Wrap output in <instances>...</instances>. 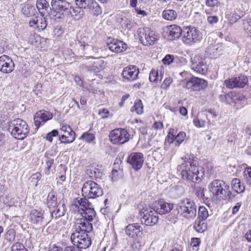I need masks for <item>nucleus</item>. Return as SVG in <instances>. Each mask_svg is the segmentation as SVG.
Wrapping results in <instances>:
<instances>
[{
  "mask_svg": "<svg viewBox=\"0 0 251 251\" xmlns=\"http://www.w3.org/2000/svg\"><path fill=\"white\" fill-rule=\"evenodd\" d=\"M194 159V155L187 154L182 158L183 163L178 166V169L183 180L197 183L201 181L204 174L202 167L198 166Z\"/></svg>",
  "mask_w": 251,
  "mask_h": 251,
  "instance_id": "f257e3e1",
  "label": "nucleus"
},
{
  "mask_svg": "<svg viewBox=\"0 0 251 251\" xmlns=\"http://www.w3.org/2000/svg\"><path fill=\"white\" fill-rule=\"evenodd\" d=\"M93 229L92 224L76 222L72 229L71 240L75 246L82 249H87L91 245V240L87 233Z\"/></svg>",
  "mask_w": 251,
  "mask_h": 251,
  "instance_id": "f03ea898",
  "label": "nucleus"
},
{
  "mask_svg": "<svg viewBox=\"0 0 251 251\" xmlns=\"http://www.w3.org/2000/svg\"><path fill=\"white\" fill-rule=\"evenodd\" d=\"M208 188L213 199L230 201L235 197L230 191L229 185L222 180L215 179L212 181L208 184Z\"/></svg>",
  "mask_w": 251,
  "mask_h": 251,
  "instance_id": "7ed1b4c3",
  "label": "nucleus"
},
{
  "mask_svg": "<svg viewBox=\"0 0 251 251\" xmlns=\"http://www.w3.org/2000/svg\"><path fill=\"white\" fill-rule=\"evenodd\" d=\"M177 214L183 218L191 220L194 219L197 213L196 202L188 198L180 200L176 205Z\"/></svg>",
  "mask_w": 251,
  "mask_h": 251,
  "instance_id": "20e7f679",
  "label": "nucleus"
},
{
  "mask_svg": "<svg viewBox=\"0 0 251 251\" xmlns=\"http://www.w3.org/2000/svg\"><path fill=\"white\" fill-rule=\"evenodd\" d=\"M8 130L15 138L19 140L25 139L29 132L26 123L21 119H16L10 121Z\"/></svg>",
  "mask_w": 251,
  "mask_h": 251,
  "instance_id": "39448f33",
  "label": "nucleus"
},
{
  "mask_svg": "<svg viewBox=\"0 0 251 251\" xmlns=\"http://www.w3.org/2000/svg\"><path fill=\"white\" fill-rule=\"evenodd\" d=\"M88 42V39L86 36L77 34L75 42H72L70 44L75 50H78L80 55L91 53V51L96 53L98 52V48L93 47L89 45Z\"/></svg>",
  "mask_w": 251,
  "mask_h": 251,
  "instance_id": "423d86ee",
  "label": "nucleus"
},
{
  "mask_svg": "<svg viewBox=\"0 0 251 251\" xmlns=\"http://www.w3.org/2000/svg\"><path fill=\"white\" fill-rule=\"evenodd\" d=\"M201 39V33L195 27L189 26L183 28L181 40L185 45L191 46L200 42Z\"/></svg>",
  "mask_w": 251,
  "mask_h": 251,
  "instance_id": "0eeeda50",
  "label": "nucleus"
},
{
  "mask_svg": "<svg viewBox=\"0 0 251 251\" xmlns=\"http://www.w3.org/2000/svg\"><path fill=\"white\" fill-rule=\"evenodd\" d=\"M81 191L84 197L87 199H95L103 194V189L93 180L86 181L83 185Z\"/></svg>",
  "mask_w": 251,
  "mask_h": 251,
  "instance_id": "6e6552de",
  "label": "nucleus"
},
{
  "mask_svg": "<svg viewBox=\"0 0 251 251\" xmlns=\"http://www.w3.org/2000/svg\"><path fill=\"white\" fill-rule=\"evenodd\" d=\"M50 4L55 20L63 18L71 12V4L66 0H51Z\"/></svg>",
  "mask_w": 251,
  "mask_h": 251,
  "instance_id": "1a4fd4ad",
  "label": "nucleus"
},
{
  "mask_svg": "<svg viewBox=\"0 0 251 251\" xmlns=\"http://www.w3.org/2000/svg\"><path fill=\"white\" fill-rule=\"evenodd\" d=\"M139 214L141 217L142 223L147 226H152L155 225L158 221L157 214L153 207H143L140 210Z\"/></svg>",
  "mask_w": 251,
  "mask_h": 251,
  "instance_id": "9d476101",
  "label": "nucleus"
},
{
  "mask_svg": "<svg viewBox=\"0 0 251 251\" xmlns=\"http://www.w3.org/2000/svg\"><path fill=\"white\" fill-rule=\"evenodd\" d=\"M129 134L127 130L124 128H116L109 133V138L113 144H123L129 140Z\"/></svg>",
  "mask_w": 251,
  "mask_h": 251,
  "instance_id": "9b49d317",
  "label": "nucleus"
},
{
  "mask_svg": "<svg viewBox=\"0 0 251 251\" xmlns=\"http://www.w3.org/2000/svg\"><path fill=\"white\" fill-rule=\"evenodd\" d=\"M248 82V78L244 75L241 74L239 75L226 79L224 81L225 86L229 89L234 88H242L244 87Z\"/></svg>",
  "mask_w": 251,
  "mask_h": 251,
  "instance_id": "f8f14e48",
  "label": "nucleus"
},
{
  "mask_svg": "<svg viewBox=\"0 0 251 251\" xmlns=\"http://www.w3.org/2000/svg\"><path fill=\"white\" fill-rule=\"evenodd\" d=\"M191 68L198 74L204 75L207 71V66L205 58L201 54L196 55L191 59Z\"/></svg>",
  "mask_w": 251,
  "mask_h": 251,
  "instance_id": "ddd939ff",
  "label": "nucleus"
},
{
  "mask_svg": "<svg viewBox=\"0 0 251 251\" xmlns=\"http://www.w3.org/2000/svg\"><path fill=\"white\" fill-rule=\"evenodd\" d=\"M139 39L141 43L145 46L153 45L157 40L155 32L149 28H145L140 31Z\"/></svg>",
  "mask_w": 251,
  "mask_h": 251,
  "instance_id": "4468645a",
  "label": "nucleus"
},
{
  "mask_svg": "<svg viewBox=\"0 0 251 251\" xmlns=\"http://www.w3.org/2000/svg\"><path fill=\"white\" fill-rule=\"evenodd\" d=\"M139 69L134 65H129L125 67L121 74L123 81L132 82L138 78Z\"/></svg>",
  "mask_w": 251,
  "mask_h": 251,
  "instance_id": "2eb2a0df",
  "label": "nucleus"
},
{
  "mask_svg": "<svg viewBox=\"0 0 251 251\" xmlns=\"http://www.w3.org/2000/svg\"><path fill=\"white\" fill-rule=\"evenodd\" d=\"M207 82L205 80L197 77L192 76L185 84V87L192 91H200L205 88Z\"/></svg>",
  "mask_w": 251,
  "mask_h": 251,
  "instance_id": "dca6fc26",
  "label": "nucleus"
},
{
  "mask_svg": "<svg viewBox=\"0 0 251 251\" xmlns=\"http://www.w3.org/2000/svg\"><path fill=\"white\" fill-rule=\"evenodd\" d=\"M127 161L133 169L138 171L143 165V154L141 152H132L128 156Z\"/></svg>",
  "mask_w": 251,
  "mask_h": 251,
  "instance_id": "f3484780",
  "label": "nucleus"
},
{
  "mask_svg": "<svg viewBox=\"0 0 251 251\" xmlns=\"http://www.w3.org/2000/svg\"><path fill=\"white\" fill-rule=\"evenodd\" d=\"M15 69V64L9 56L2 55L0 56V71L4 74H9Z\"/></svg>",
  "mask_w": 251,
  "mask_h": 251,
  "instance_id": "a211bd4d",
  "label": "nucleus"
},
{
  "mask_svg": "<svg viewBox=\"0 0 251 251\" xmlns=\"http://www.w3.org/2000/svg\"><path fill=\"white\" fill-rule=\"evenodd\" d=\"M107 46L111 51L116 53L125 51L127 47L124 42L110 38L108 39Z\"/></svg>",
  "mask_w": 251,
  "mask_h": 251,
  "instance_id": "6ab92c4d",
  "label": "nucleus"
},
{
  "mask_svg": "<svg viewBox=\"0 0 251 251\" xmlns=\"http://www.w3.org/2000/svg\"><path fill=\"white\" fill-rule=\"evenodd\" d=\"M52 114L45 110H40L36 112L34 116V121L36 129L43 125L48 120L52 118Z\"/></svg>",
  "mask_w": 251,
  "mask_h": 251,
  "instance_id": "aec40b11",
  "label": "nucleus"
},
{
  "mask_svg": "<svg viewBox=\"0 0 251 251\" xmlns=\"http://www.w3.org/2000/svg\"><path fill=\"white\" fill-rule=\"evenodd\" d=\"M173 207V204L166 202L163 200H159L153 206V208L157 214L168 213L172 210Z\"/></svg>",
  "mask_w": 251,
  "mask_h": 251,
  "instance_id": "412c9836",
  "label": "nucleus"
},
{
  "mask_svg": "<svg viewBox=\"0 0 251 251\" xmlns=\"http://www.w3.org/2000/svg\"><path fill=\"white\" fill-rule=\"evenodd\" d=\"M82 211L80 212L82 217V219L77 220L76 222L85 223H88L91 224L90 222L94 220L96 217V213L93 208H89V207L86 209H82Z\"/></svg>",
  "mask_w": 251,
  "mask_h": 251,
  "instance_id": "4be33fe9",
  "label": "nucleus"
},
{
  "mask_svg": "<svg viewBox=\"0 0 251 251\" xmlns=\"http://www.w3.org/2000/svg\"><path fill=\"white\" fill-rule=\"evenodd\" d=\"M30 27L36 28L39 31L44 30L47 26L46 18L42 17H35L29 21Z\"/></svg>",
  "mask_w": 251,
  "mask_h": 251,
  "instance_id": "5701e85b",
  "label": "nucleus"
},
{
  "mask_svg": "<svg viewBox=\"0 0 251 251\" xmlns=\"http://www.w3.org/2000/svg\"><path fill=\"white\" fill-rule=\"evenodd\" d=\"M36 7L42 16L50 15L52 11V7H50L49 2L46 0H37Z\"/></svg>",
  "mask_w": 251,
  "mask_h": 251,
  "instance_id": "b1692460",
  "label": "nucleus"
},
{
  "mask_svg": "<svg viewBox=\"0 0 251 251\" xmlns=\"http://www.w3.org/2000/svg\"><path fill=\"white\" fill-rule=\"evenodd\" d=\"M143 228L138 224H129L126 227V234L130 237L135 238L142 233Z\"/></svg>",
  "mask_w": 251,
  "mask_h": 251,
  "instance_id": "393cba45",
  "label": "nucleus"
},
{
  "mask_svg": "<svg viewBox=\"0 0 251 251\" xmlns=\"http://www.w3.org/2000/svg\"><path fill=\"white\" fill-rule=\"evenodd\" d=\"M182 32L183 29L179 26L176 25H170L167 31L168 39L171 40L178 38L181 35L182 36Z\"/></svg>",
  "mask_w": 251,
  "mask_h": 251,
  "instance_id": "a878e982",
  "label": "nucleus"
},
{
  "mask_svg": "<svg viewBox=\"0 0 251 251\" xmlns=\"http://www.w3.org/2000/svg\"><path fill=\"white\" fill-rule=\"evenodd\" d=\"M44 211L41 209H33L29 215L30 221L34 224L42 225L44 219Z\"/></svg>",
  "mask_w": 251,
  "mask_h": 251,
  "instance_id": "bb28decb",
  "label": "nucleus"
},
{
  "mask_svg": "<svg viewBox=\"0 0 251 251\" xmlns=\"http://www.w3.org/2000/svg\"><path fill=\"white\" fill-rule=\"evenodd\" d=\"M50 211L52 218L55 219L62 217L65 214L66 212V206L64 201H60L54 209H52Z\"/></svg>",
  "mask_w": 251,
  "mask_h": 251,
  "instance_id": "cd10ccee",
  "label": "nucleus"
},
{
  "mask_svg": "<svg viewBox=\"0 0 251 251\" xmlns=\"http://www.w3.org/2000/svg\"><path fill=\"white\" fill-rule=\"evenodd\" d=\"M205 53L208 57L212 59L216 58L222 54L221 50H219V47L216 45L208 47Z\"/></svg>",
  "mask_w": 251,
  "mask_h": 251,
  "instance_id": "c85d7f7f",
  "label": "nucleus"
},
{
  "mask_svg": "<svg viewBox=\"0 0 251 251\" xmlns=\"http://www.w3.org/2000/svg\"><path fill=\"white\" fill-rule=\"evenodd\" d=\"M244 16L243 12L239 10H234L226 14V16L231 24L236 23L239 19H241Z\"/></svg>",
  "mask_w": 251,
  "mask_h": 251,
  "instance_id": "c756f323",
  "label": "nucleus"
},
{
  "mask_svg": "<svg viewBox=\"0 0 251 251\" xmlns=\"http://www.w3.org/2000/svg\"><path fill=\"white\" fill-rule=\"evenodd\" d=\"M16 231L13 228L7 229L4 232L2 238L3 239V243H11L13 242L15 239Z\"/></svg>",
  "mask_w": 251,
  "mask_h": 251,
  "instance_id": "7c9ffc66",
  "label": "nucleus"
},
{
  "mask_svg": "<svg viewBox=\"0 0 251 251\" xmlns=\"http://www.w3.org/2000/svg\"><path fill=\"white\" fill-rule=\"evenodd\" d=\"M57 204L56 194L53 192L49 193L47 199V207L51 210L52 209L55 208Z\"/></svg>",
  "mask_w": 251,
  "mask_h": 251,
  "instance_id": "2f4dec72",
  "label": "nucleus"
},
{
  "mask_svg": "<svg viewBox=\"0 0 251 251\" xmlns=\"http://www.w3.org/2000/svg\"><path fill=\"white\" fill-rule=\"evenodd\" d=\"M231 187L232 189L238 194L243 193L245 191V187L244 184L241 183L240 180L237 178L232 179Z\"/></svg>",
  "mask_w": 251,
  "mask_h": 251,
  "instance_id": "473e14b6",
  "label": "nucleus"
},
{
  "mask_svg": "<svg viewBox=\"0 0 251 251\" xmlns=\"http://www.w3.org/2000/svg\"><path fill=\"white\" fill-rule=\"evenodd\" d=\"M194 227L197 232L202 233L206 230L207 227L206 221L197 218Z\"/></svg>",
  "mask_w": 251,
  "mask_h": 251,
  "instance_id": "72a5a7b5",
  "label": "nucleus"
},
{
  "mask_svg": "<svg viewBox=\"0 0 251 251\" xmlns=\"http://www.w3.org/2000/svg\"><path fill=\"white\" fill-rule=\"evenodd\" d=\"M230 104L231 103H238L245 99V96L240 93L232 91L229 93Z\"/></svg>",
  "mask_w": 251,
  "mask_h": 251,
  "instance_id": "f704fd0d",
  "label": "nucleus"
},
{
  "mask_svg": "<svg viewBox=\"0 0 251 251\" xmlns=\"http://www.w3.org/2000/svg\"><path fill=\"white\" fill-rule=\"evenodd\" d=\"M205 3L208 7V9L205 10L206 13H210L212 11L216 12L219 5L218 0H206Z\"/></svg>",
  "mask_w": 251,
  "mask_h": 251,
  "instance_id": "c9c22d12",
  "label": "nucleus"
},
{
  "mask_svg": "<svg viewBox=\"0 0 251 251\" xmlns=\"http://www.w3.org/2000/svg\"><path fill=\"white\" fill-rule=\"evenodd\" d=\"M82 8L77 6L75 8L72 7L71 5L70 13H69L67 16H71L75 19L78 20L81 18L83 15V11Z\"/></svg>",
  "mask_w": 251,
  "mask_h": 251,
  "instance_id": "e433bc0d",
  "label": "nucleus"
},
{
  "mask_svg": "<svg viewBox=\"0 0 251 251\" xmlns=\"http://www.w3.org/2000/svg\"><path fill=\"white\" fill-rule=\"evenodd\" d=\"M162 17L168 21H173L177 17V12L173 9H165L162 12Z\"/></svg>",
  "mask_w": 251,
  "mask_h": 251,
  "instance_id": "4c0bfd02",
  "label": "nucleus"
},
{
  "mask_svg": "<svg viewBox=\"0 0 251 251\" xmlns=\"http://www.w3.org/2000/svg\"><path fill=\"white\" fill-rule=\"evenodd\" d=\"M22 12L26 17H33L35 15V9L33 6L26 4L22 8Z\"/></svg>",
  "mask_w": 251,
  "mask_h": 251,
  "instance_id": "58836bf2",
  "label": "nucleus"
},
{
  "mask_svg": "<svg viewBox=\"0 0 251 251\" xmlns=\"http://www.w3.org/2000/svg\"><path fill=\"white\" fill-rule=\"evenodd\" d=\"M131 111H135L139 115L143 114V105L141 100L137 99L135 100L134 105L131 108Z\"/></svg>",
  "mask_w": 251,
  "mask_h": 251,
  "instance_id": "ea45409f",
  "label": "nucleus"
},
{
  "mask_svg": "<svg viewBox=\"0 0 251 251\" xmlns=\"http://www.w3.org/2000/svg\"><path fill=\"white\" fill-rule=\"evenodd\" d=\"M94 0H75L76 5L81 8L88 10L93 3Z\"/></svg>",
  "mask_w": 251,
  "mask_h": 251,
  "instance_id": "a19ab883",
  "label": "nucleus"
},
{
  "mask_svg": "<svg viewBox=\"0 0 251 251\" xmlns=\"http://www.w3.org/2000/svg\"><path fill=\"white\" fill-rule=\"evenodd\" d=\"M104 61L102 60H97L91 62L92 71L98 72L104 67Z\"/></svg>",
  "mask_w": 251,
  "mask_h": 251,
  "instance_id": "79ce46f5",
  "label": "nucleus"
},
{
  "mask_svg": "<svg viewBox=\"0 0 251 251\" xmlns=\"http://www.w3.org/2000/svg\"><path fill=\"white\" fill-rule=\"evenodd\" d=\"M243 26L246 33L251 36V18L247 17L245 19H243Z\"/></svg>",
  "mask_w": 251,
  "mask_h": 251,
  "instance_id": "37998d69",
  "label": "nucleus"
},
{
  "mask_svg": "<svg viewBox=\"0 0 251 251\" xmlns=\"http://www.w3.org/2000/svg\"><path fill=\"white\" fill-rule=\"evenodd\" d=\"M87 11L91 12L95 15H99L101 13L102 10L99 4L94 0L93 3L91 5V7L89 8Z\"/></svg>",
  "mask_w": 251,
  "mask_h": 251,
  "instance_id": "c03bdc74",
  "label": "nucleus"
},
{
  "mask_svg": "<svg viewBox=\"0 0 251 251\" xmlns=\"http://www.w3.org/2000/svg\"><path fill=\"white\" fill-rule=\"evenodd\" d=\"M195 195L199 199L206 201L208 200L204 195V188L200 186H197L194 189Z\"/></svg>",
  "mask_w": 251,
  "mask_h": 251,
  "instance_id": "a18cd8bd",
  "label": "nucleus"
},
{
  "mask_svg": "<svg viewBox=\"0 0 251 251\" xmlns=\"http://www.w3.org/2000/svg\"><path fill=\"white\" fill-rule=\"evenodd\" d=\"M162 78L161 75L158 76V71L154 69H152L150 73L149 80L151 82H157L160 81Z\"/></svg>",
  "mask_w": 251,
  "mask_h": 251,
  "instance_id": "49530a36",
  "label": "nucleus"
},
{
  "mask_svg": "<svg viewBox=\"0 0 251 251\" xmlns=\"http://www.w3.org/2000/svg\"><path fill=\"white\" fill-rule=\"evenodd\" d=\"M209 214L207 208L203 206H201L199 208L198 216L197 218L206 220Z\"/></svg>",
  "mask_w": 251,
  "mask_h": 251,
  "instance_id": "de8ad7c7",
  "label": "nucleus"
},
{
  "mask_svg": "<svg viewBox=\"0 0 251 251\" xmlns=\"http://www.w3.org/2000/svg\"><path fill=\"white\" fill-rule=\"evenodd\" d=\"M80 138L84 140L86 143H90L95 140V136L93 133L85 132L82 134Z\"/></svg>",
  "mask_w": 251,
  "mask_h": 251,
  "instance_id": "09e8293b",
  "label": "nucleus"
},
{
  "mask_svg": "<svg viewBox=\"0 0 251 251\" xmlns=\"http://www.w3.org/2000/svg\"><path fill=\"white\" fill-rule=\"evenodd\" d=\"M243 176L246 183L251 186V167L245 169L243 172Z\"/></svg>",
  "mask_w": 251,
  "mask_h": 251,
  "instance_id": "8fccbe9b",
  "label": "nucleus"
},
{
  "mask_svg": "<svg viewBox=\"0 0 251 251\" xmlns=\"http://www.w3.org/2000/svg\"><path fill=\"white\" fill-rule=\"evenodd\" d=\"M54 160L53 158L50 157H47L46 160V167L44 170L45 174L49 175L50 174V170L52 165L54 164Z\"/></svg>",
  "mask_w": 251,
  "mask_h": 251,
  "instance_id": "3c124183",
  "label": "nucleus"
},
{
  "mask_svg": "<svg viewBox=\"0 0 251 251\" xmlns=\"http://www.w3.org/2000/svg\"><path fill=\"white\" fill-rule=\"evenodd\" d=\"M186 137V133L183 131H179L176 136L175 137V144L179 146L184 140Z\"/></svg>",
  "mask_w": 251,
  "mask_h": 251,
  "instance_id": "603ef678",
  "label": "nucleus"
},
{
  "mask_svg": "<svg viewBox=\"0 0 251 251\" xmlns=\"http://www.w3.org/2000/svg\"><path fill=\"white\" fill-rule=\"evenodd\" d=\"M41 174L40 173L37 172L33 174L30 177V179L31 180V182L33 185L37 187L38 185V182L41 179Z\"/></svg>",
  "mask_w": 251,
  "mask_h": 251,
  "instance_id": "864d4df0",
  "label": "nucleus"
},
{
  "mask_svg": "<svg viewBox=\"0 0 251 251\" xmlns=\"http://www.w3.org/2000/svg\"><path fill=\"white\" fill-rule=\"evenodd\" d=\"M11 251H27V249L24 247V246L20 243L17 242L14 244L11 248Z\"/></svg>",
  "mask_w": 251,
  "mask_h": 251,
  "instance_id": "5fc2aeb1",
  "label": "nucleus"
},
{
  "mask_svg": "<svg viewBox=\"0 0 251 251\" xmlns=\"http://www.w3.org/2000/svg\"><path fill=\"white\" fill-rule=\"evenodd\" d=\"M143 246V243L139 238L133 241L131 245V247L135 251H140Z\"/></svg>",
  "mask_w": 251,
  "mask_h": 251,
  "instance_id": "6e6d98bb",
  "label": "nucleus"
},
{
  "mask_svg": "<svg viewBox=\"0 0 251 251\" xmlns=\"http://www.w3.org/2000/svg\"><path fill=\"white\" fill-rule=\"evenodd\" d=\"M122 176V172L121 171L113 170L112 172L111 179L113 181H116Z\"/></svg>",
  "mask_w": 251,
  "mask_h": 251,
  "instance_id": "4d7b16f0",
  "label": "nucleus"
},
{
  "mask_svg": "<svg viewBox=\"0 0 251 251\" xmlns=\"http://www.w3.org/2000/svg\"><path fill=\"white\" fill-rule=\"evenodd\" d=\"M193 123L194 125L198 127H204L205 123L204 120L200 118L199 117L195 118L193 120Z\"/></svg>",
  "mask_w": 251,
  "mask_h": 251,
  "instance_id": "13d9d810",
  "label": "nucleus"
},
{
  "mask_svg": "<svg viewBox=\"0 0 251 251\" xmlns=\"http://www.w3.org/2000/svg\"><path fill=\"white\" fill-rule=\"evenodd\" d=\"M58 134V131L56 129H53L51 131L48 133L46 136V140L49 141L50 142H52V137H56Z\"/></svg>",
  "mask_w": 251,
  "mask_h": 251,
  "instance_id": "bf43d9fd",
  "label": "nucleus"
},
{
  "mask_svg": "<svg viewBox=\"0 0 251 251\" xmlns=\"http://www.w3.org/2000/svg\"><path fill=\"white\" fill-rule=\"evenodd\" d=\"M175 59L174 56L171 54H167L163 59L162 62L165 65H170L174 61Z\"/></svg>",
  "mask_w": 251,
  "mask_h": 251,
  "instance_id": "052dcab7",
  "label": "nucleus"
},
{
  "mask_svg": "<svg viewBox=\"0 0 251 251\" xmlns=\"http://www.w3.org/2000/svg\"><path fill=\"white\" fill-rule=\"evenodd\" d=\"M172 191L176 193V197H179L184 194L183 188L181 186H176L173 188Z\"/></svg>",
  "mask_w": 251,
  "mask_h": 251,
  "instance_id": "680f3d73",
  "label": "nucleus"
},
{
  "mask_svg": "<svg viewBox=\"0 0 251 251\" xmlns=\"http://www.w3.org/2000/svg\"><path fill=\"white\" fill-rule=\"evenodd\" d=\"M229 93L226 94L220 95L219 96V99L221 102L230 104V99L228 98V97H229Z\"/></svg>",
  "mask_w": 251,
  "mask_h": 251,
  "instance_id": "e2e57ef3",
  "label": "nucleus"
},
{
  "mask_svg": "<svg viewBox=\"0 0 251 251\" xmlns=\"http://www.w3.org/2000/svg\"><path fill=\"white\" fill-rule=\"evenodd\" d=\"M99 114L101 119H106L108 117L109 111L106 108H102L99 110Z\"/></svg>",
  "mask_w": 251,
  "mask_h": 251,
  "instance_id": "0e129e2a",
  "label": "nucleus"
},
{
  "mask_svg": "<svg viewBox=\"0 0 251 251\" xmlns=\"http://www.w3.org/2000/svg\"><path fill=\"white\" fill-rule=\"evenodd\" d=\"M59 140L60 141L61 143L68 144L73 142L72 139L69 138L67 135L62 134L59 137Z\"/></svg>",
  "mask_w": 251,
  "mask_h": 251,
  "instance_id": "69168bd1",
  "label": "nucleus"
},
{
  "mask_svg": "<svg viewBox=\"0 0 251 251\" xmlns=\"http://www.w3.org/2000/svg\"><path fill=\"white\" fill-rule=\"evenodd\" d=\"M79 201H80V205H81V210L82 209H86L88 208L89 206V202L87 200V198L84 197V198L79 199Z\"/></svg>",
  "mask_w": 251,
  "mask_h": 251,
  "instance_id": "338daca9",
  "label": "nucleus"
},
{
  "mask_svg": "<svg viewBox=\"0 0 251 251\" xmlns=\"http://www.w3.org/2000/svg\"><path fill=\"white\" fill-rule=\"evenodd\" d=\"M172 82V79L171 77H168L166 78L164 80L163 83L162 84L161 87L165 89H167Z\"/></svg>",
  "mask_w": 251,
  "mask_h": 251,
  "instance_id": "774afa93",
  "label": "nucleus"
}]
</instances>
